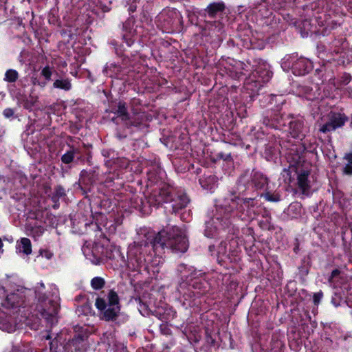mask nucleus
Listing matches in <instances>:
<instances>
[{
  "label": "nucleus",
  "mask_w": 352,
  "mask_h": 352,
  "mask_svg": "<svg viewBox=\"0 0 352 352\" xmlns=\"http://www.w3.org/2000/svg\"><path fill=\"white\" fill-rule=\"evenodd\" d=\"M269 182L270 179L261 171L247 170L240 175L234 186L239 194H251L258 197L268 188Z\"/></svg>",
  "instance_id": "obj_7"
},
{
  "label": "nucleus",
  "mask_w": 352,
  "mask_h": 352,
  "mask_svg": "<svg viewBox=\"0 0 352 352\" xmlns=\"http://www.w3.org/2000/svg\"><path fill=\"white\" fill-rule=\"evenodd\" d=\"M126 200H128V204L130 208H134L144 214H148L151 211V208L153 206L151 204L148 203V196H140L137 194H133Z\"/></svg>",
  "instance_id": "obj_20"
},
{
  "label": "nucleus",
  "mask_w": 352,
  "mask_h": 352,
  "mask_svg": "<svg viewBox=\"0 0 352 352\" xmlns=\"http://www.w3.org/2000/svg\"><path fill=\"white\" fill-rule=\"evenodd\" d=\"M302 28L304 29L305 34L307 36L309 34V32L311 31V28H309V26H311L310 21L309 20H304L302 22Z\"/></svg>",
  "instance_id": "obj_61"
},
{
  "label": "nucleus",
  "mask_w": 352,
  "mask_h": 352,
  "mask_svg": "<svg viewBox=\"0 0 352 352\" xmlns=\"http://www.w3.org/2000/svg\"><path fill=\"white\" fill-rule=\"evenodd\" d=\"M342 173L346 175H352V164H346L342 168Z\"/></svg>",
  "instance_id": "obj_62"
},
{
  "label": "nucleus",
  "mask_w": 352,
  "mask_h": 352,
  "mask_svg": "<svg viewBox=\"0 0 352 352\" xmlns=\"http://www.w3.org/2000/svg\"><path fill=\"white\" fill-rule=\"evenodd\" d=\"M65 196V190L61 185H57L56 186H55L51 197L52 201L54 203V208H58L59 206V199Z\"/></svg>",
  "instance_id": "obj_41"
},
{
  "label": "nucleus",
  "mask_w": 352,
  "mask_h": 352,
  "mask_svg": "<svg viewBox=\"0 0 352 352\" xmlns=\"http://www.w3.org/2000/svg\"><path fill=\"white\" fill-rule=\"evenodd\" d=\"M297 173V186L303 195H308L310 190V182L309 176L310 170L308 169L298 170Z\"/></svg>",
  "instance_id": "obj_29"
},
{
  "label": "nucleus",
  "mask_w": 352,
  "mask_h": 352,
  "mask_svg": "<svg viewBox=\"0 0 352 352\" xmlns=\"http://www.w3.org/2000/svg\"><path fill=\"white\" fill-rule=\"evenodd\" d=\"M349 120V117L340 112L330 111L328 114V121L319 125V132L327 134L334 131L338 129L342 128Z\"/></svg>",
  "instance_id": "obj_15"
},
{
  "label": "nucleus",
  "mask_w": 352,
  "mask_h": 352,
  "mask_svg": "<svg viewBox=\"0 0 352 352\" xmlns=\"http://www.w3.org/2000/svg\"><path fill=\"white\" fill-rule=\"evenodd\" d=\"M137 1L133 0L132 2L129 5V8L127 9L131 16L133 15V14L137 10Z\"/></svg>",
  "instance_id": "obj_58"
},
{
  "label": "nucleus",
  "mask_w": 352,
  "mask_h": 352,
  "mask_svg": "<svg viewBox=\"0 0 352 352\" xmlns=\"http://www.w3.org/2000/svg\"><path fill=\"white\" fill-rule=\"evenodd\" d=\"M96 296L95 307L100 319L106 322L116 321L121 310L118 293L114 289L102 290Z\"/></svg>",
  "instance_id": "obj_8"
},
{
  "label": "nucleus",
  "mask_w": 352,
  "mask_h": 352,
  "mask_svg": "<svg viewBox=\"0 0 352 352\" xmlns=\"http://www.w3.org/2000/svg\"><path fill=\"white\" fill-rule=\"evenodd\" d=\"M83 144L84 143L80 144V142H79V140H76V138H74V137L69 136V135L67 137L66 145L67 147H68V144H69L70 146L72 144L74 146H77L78 148L84 149L85 147H83Z\"/></svg>",
  "instance_id": "obj_50"
},
{
  "label": "nucleus",
  "mask_w": 352,
  "mask_h": 352,
  "mask_svg": "<svg viewBox=\"0 0 352 352\" xmlns=\"http://www.w3.org/2000/svg\"><path fill=\"white\" fill-rule=\"evenodd\" d=\"M153 236L155 250L159 254L166 248L173 252H186L189 247V243L184 232L178 226H173L168 230H161Z\"/></svg>",
  "instance_id": "obj_5"
},
{
  "label": "nucleus",
  "mask_w": 352,
  "mask_h": 352,
  "mask_svg": "<svg viewBox=\"0 0 352 352\" xmlns=\"http://www.w3.org/2000/svg\"><path fill=\"white\" fill-rule=\"evenodd\" d=\"M31 82L34 86H38L41 89H44L46 87L45 83L42 80L41 77L33 76L31 78Z\"/></svg>",
  "instance_id": "obj_52"
},
{
  "label": "nucleus",
  "mask_w": 352,
  "mask_h": 352,
  "mask_svg": "<svg viewBox=\"0 0 352 352\" xmlns=\"http://www.w3.org/2000/svg\"><path fill=\"white\" fill-rule=\"evenodd\" d=\"M251 194H239L236 187L217 204V219L220 220L223 228L234 226L237 219L248 221L254 219L259 214L258 201L256 196L246 197Z\"/></svg>",
  "instance_id": "obj_1"
},
{
  "label": "nucleus",
  "mask_w": 352,
  "mask_h": 352,
  "mask_svg": "<svg viewBox=\"0 0 352 352\" xmlns=\"http://www.w3.org/2000/svg\"><path fill=\"white\" fill-rule=\"evenodd\" d=\"M182 16L176 9L164 10L156 19L157 28L164 33L174 31L180 23Z\"/></svg>",
  "instance_id": "obj_12"
},
{
  "label": "nucleus",
  "mask_w": 352,
  "mask_h": 352,
  "mask_svg": "<svg viewBox=\"0 0 352 352\" xmlns=\"http://www.w3.org/2000/svg\"><path fill=\"white\" fill-rule=\"evenodd\" d=\"M217 181V177L210 172L207 174L204 173L199 179L201 186L204 189L210 190L214 188Z\"/></svg>",
  "instance_id": "obj_36"
},
{
  "label": "nucleus",
  "mask_w": 352,
  "mask_h": 352,
  "mask_svg": "<svg viewBox=\"0 0 352 352\" xmlns=\"http://www.w3.org/2000/svg\"><path fill=\"white\" fill-rule=\"evenodd\" d=\"M342 301V298L339 294H335L331 298V303L336 307H338L340 305Z\"/></svg>",
  "instance_id": "obj_57"
},
{
  "label": "nucleus",
  "mask_w": 352,
  "mask_h": 352,
  "mask_svg": "<svg viewBox=\"0 0 352 352\" xmlns=\"http://www.w3.org/2000/svg\"><path fill=\"white\" fill-rule=\"evenodd\" d=\"M84 149L68 144V150L61 156V162L65 164L74 162L76 164L91 165L92 162V145L83 144Z\"/></svg>",
  "instance_id": "obj_10"
},
{
  "label": "nucleus",
  "mask_w": 352,
  "mask_h": 352,
  "mask_svg": "<svg viewBox=\"0 0 352 352\" xmlns=\"http://www.w3.org/2000/svg\"><path fill=\"white\" fill-rule=\"evenodd\" d=\"M153 245L152 235L130 244L127 250L128 269L131 271L147 270L153 254H158Z\"/></svg>",
  "instance_id": "obj_4"
},
{
  "label": "nucleus",
  "mask_w": 352,
  "mask_h": 352,
  "mask_svg": "<svg viewBox=\"0 0 352 352\" xmlns=\"http://www.w3.org/2000/svg\"><path fill=\"white\" fill-rule=\"evenodd\" d=\"M263 85L258 80L251 79V76L245 78L244 85L241 92V97L246 102L255 100L261 95Z\"/></svg>",
  "instance_id": "obj_16"
},
{
  "label": "nucleus",
  "mask_w": 352,
  "mask_h": 352,
  "mask_svg": "<svg viewBox=\"0 0 352 352\" xmlns=\"http://www.w3.org/2000/svg\"><path fill=\"white\" fill-rule=\"evenodd\" d=\"M104 186L112 191L120 190L124 187V180L118 172L109 173L104 182Z\"/></svg>",
  "instance_id": "obj_28"
},
{
  "label": "nucleus",
  "mask_w": 352,
  "mask_h": 352,
  "mask_svg": "<svg viewBox=\"0 0 352 352\" xmlns=\"http://www.w3.org/2000/svg\"><path fill=\"white\" fill-rule=\"evenodd\" d=\"M162 169L160 167H152L148 170L145 178L146 187L148 189H157L160 183H164L162 180Z\"/></svg>",
  "instance_id": "obj_23"
},
{
  "label": "nucleus",
  "mask_w": 352,
  "mask_h": 352,
  "mask_svg": "<svg viewBox=\"0 0 352 352\" xmlns=\"http://www.w3.org/2000/svg\"><path fill=\"white\" fill-rule=\"evenodd\" d=\"M23 296L16 293L8 294L2 302V306L6 309H14L22 306Z\"/></svg>",
  "instance_id": "obj_32"
},
{
  "label": "nucleus",
  "mask_w": 352,
  "mask_h": 352,
  "mask_svg": "<svg viewBox=\"0 0 352 352\" xmlns=\"http://www.w3.org/2000/svg\"><path fill=\"white\" fill-rule=\"evenodd\" d=\"M298 94L300 97L305 98L307 100L313 101L318 99L321 95V89L318 85H299L297 88Z\"/></svg>",
  "instance_id": "obj_24"
},
{
  "label": "nucleus",
  "mask_w": 352,
  "mask_h": 352,
  "mask_svg": "<svg viewBox=\"0 0 352 352\" xmlns=\"http://www.w3.org/2000/svg\"><path fill=\"white\" fill-rule=\"evenodd\" d=\"M288 118L290 119L287 124L292 137L302 140L305 137L307 132L305 126V119L302 117H294L292 115H289Z\"/></svg>",
  "instance_id": "obj_19"
},
{
  "label": "nucleus",
  "mask_w": 352,
  "mask_h": 352,
  "mask_svg": "<svg viewBox=\"0 0 352 352\" xmlns=\"http://www.w3.org/2000/svg\"><path fill=\"white\" fill-rule=\"evenodd\" d=\"M111 44L114 46L115 52L118 56L122 57L125 56L124 52L126 51V50L125 48H124L122 45H118L116 41H111Z\"/></svg>",
  "instance_id": "obj_51"
},
{
  "label": "nucleus",
  "mask_w": 352,
  "mask_h": 352,
  "mask_svg": "<svg viewBox=\"0 0 352 352\" xmlns=\"http://www.w3.org/2000/svg\"><path fill=\"white\" fill-rule=\"evenodd\" d=\"M54 71V67L50 65H45L41 71L40 75L43 78L42 80L45 82V86L47 82L52 80V76Z\"/></svg>",
  "instance_id": "obj_43"
},
{
  "label": "nucleus",
  "mask_w": 352,
  "mask_h": 352,
  "mask_svg": "<svg viewBox=\"0 0 352 352\" xmlns=\"http://www.w3.org/2000/svg\"><path fill=\"white\" fill-rule=\"evenodd\" d=\"M351 80V75L348 73H344L339 79L340 85H348Z\"/></svg>",
  "instance_id": "obj_53"
},
{
  "label": "nucleus",
  "mask_w": 352,
  "mask_h": 352,
  "mask_svg": "<svg viewBox=\"0 0 352 352\" xmlns=\"http://www.w3.org/2000/svg\"><path fill=\"white\" fill-rule=\"evenodd\" d=\"M226 8L223 1L212 2L204 9V14L212 19L220 18L225 14Z\"/></svg>",
  "instance_id": "obj_25"
},
{
  "label": "nucleus",
  "mask_w": 352,
  "mask_h": 352,
  "mask_svg": "<svg viewBox=\"0 0 352 352\" xmlns=\"http://www.w3.org/2000/svg\"><path fill=\"white\" fill-rule=\"evenodd\" d=\"M301 212V204L298 201H294L291 203L286 209H285L284 214L290 219H296L300 216Z\"/></svg>",
  "instance_id": "obj_37"
},
{
  "label": "nucleus",
  "mask_w": 352,
  "mask_h": 352,
  "mask_svg": "<svg viewBox=\"0 0 352 352\" xmlns=\"http://www.w3.org/2000/svg\"><path fill=\"white\" fill-rule=\"evenodd\" d=\"M10 352H30V349L22 345H15Z\"/></svg>",
  "instance_id": "obj_56"
},
{
  "label": "nucleus",
  "mask_w": 352,
  "mask_h": 352,
  "mask_svg": "<svg viewBox=\"0 0 352 352\" xmlns=\"http://www.w3.org/2000/svg\"><path fill=\"white\" fill-rule=\"evenodd\" d=\"M52 88L69 91L72 89V80L69 78L56 79L53 82Z\"/></svg>",
  "instance_id": "obj_39"
},
{
  "label": "nucleus",
  "mask_w": 352,
  "mask_h": 352,
  "mask_svg": "<svg viewBox=\"0 0 352 352\" xmlns=\"http://www.w3.org/2000/svg\"><path fill=\"white\" fill-rule=\"evenodd\" d=\"M110 111L121 118L122 120H129V114L127 111L126 103L124 101H119L117 104L111 106Z\"/></svg>",
  "instance_id": "obj_34"
},
{
  "label": "nucleus",
  "mask_w": 352,
  "mask_h": 352,
  "mask_svg": "<svg viewBox=\"0 0 352 352\" xmlns=\"http://www.w3.org/2000/svg\"><path fill=\"white\" fill-rule=\"evenodd\" d=\"M128 127H135L138 130H144L148 128L147 120L144 114H137L132 119L126 120Z\"/></svg>",
  "instance_id": "obj_35"
},
{
  "label": "nucleus",
  "mask_w": 352,
  "mask_h": 352,
  "mask_svg": "<svg viewBox=\"0 0 352 352\" xmlns=\"http://www.w3.org/2000/svg\"><path fill=\"white\" fill-rule=\"evenodd\" d=\"M14 111L13 109H12V108H6L3 111V115L6 118H10L14 116Z\"/></svg>",
  "instance_id": "obj_64"
},
{
  "label": "nucleus",
  "mask_w": 352,
  "mask_h": 352,
  "mask_svg": "<svg viewBox=\"0 0 352 352\" xmlns=\"http://www.w3.org/2000/svg\"><path fill=\"white\" fill-rule=\"evenodd\" d=\"M19 76V72L16 69H8L5 73L3 80L10 83H14L18 80Z\"/></svg>",
  "instance_id": "obj_44"
},
{
  "label": "nucleus",
  "mask_w": 352,
  "mask_h": 352,
  "mask_svg": "<svg viewBox=\"0 0 352 352\" xmlns=\"http://www.w3.org/2000/svg\"><path fill=\"white\" fill-rule=\"evenodd\" d=\"M341 272L340 270L338 269H335L333 270L330 276H329L328 278V280L329 283H333V280H334V278H336V277H338L340 274Z\"/></svg>",
  "instance_id": "obj_59"
},
{
  "label": "nucleus",
  "mask_w": 352,
  "mask_h": 352,
  "mask_svg": "<svg viewBox=\"0 0 352 352\" xmlns=\"http://www.w3.org/2000/svg\"><path fill=\"white\" fill-rule=\"evenodd\" d=\"M76 334L70 340V345L74 348L75 352H86L88 345L87 343V329L80 325L74 327Z\"/></svg>",
  "instance_id": "obj_18"
},
{
  "label": "nucleus",
  "mask_w": 352,
  "mask_h": 352,
  "mask_svg": "<svg viewBox=\"0 0 352 352\" xmlns=\"http://www.w3.org/2000/svg\"><path fill=\"white\" fill-rule=\"evenodd\" d=\"M81 129V126L72 123L69 126V131L73 134H77Z\"/></svg>",
  "instance_id": "obj_63"
},
{
  "label": "nucleus",
  "mask_w": 352,
  "mask_h": 352,
  "mask_svg": "<svg viewBox=\"0 0 352 352\" xmlns=\"http://www.w3.org/2000/svg\"><path fill=\"white\" fill-rule=\"evenodd\" d=\"M257 16L260 18L263 25L273 27L279 20L276 19L272 11L265 6L260 5Z\"/></svg>",
  "instance_id": "obj_27"
},
{
  "label": "nucleus",
  "mask_w": 352,
  "mask_h": 352,
  "mask_svg": "<svg viewBox=\"0 0 352 352\" xmlns=\"http://www.w3.org/2000/svg\"><path fill=\"white\" fill-rule=\"evenodd\" d=\"M249 76L251 79L258 80L263 85L268 82L272 76V72L265 65L258 66Z\"/></svg>",
  "instance_id": "obj_31"
},
{
  "label": "nucleus",
  "mask_w": 352,
  "mask_h": 352,
  "mask_svg": "<svg viewBox=\"0 0 352 352\" xmlns=\"http://www.w3.org/2000/svg\"><path fill=\"white\" fill-rule=\"evenodd\" d=\"M96 176L95 170H81L79 185L83 195H87L91 191V186L96 182ZM85 197H87V195H85Z\"/></svg>",
  "instance_id": "obj_22"
},
{
  "label": "nucleus",
  "mask_w": 352,
  "mask_h": 352,
  "mask_svg": "<svg viewBox=\"0 0 352 352\" xmlns=\"http://www.w3.org/2000/svg\"><path fill=\"white\" fill-rule=\"evenodd\" d=\"M227 252V244L225 241H221L217 248V257Z\"/></svg>",
  "instance_id": "obj_54"
},
{
  "label": "nucleus",
  "mask_w": 352,
  "mask_h": 352,
  "mask_svg": "<svg viewBox=\"0 0 352 352\" xmlns=\"http://www.w3.org/2000/svg\"><path fill=\"white\" fill-rule=\"evenodd\" d=\"M153 315L162 322L168 323L176 317L177 312L173 307L165 306L157 308L153 311Z\"/></svg>",
  "instance_id": "obj_30"
},
{
  "label": "nucleus",
  "mask_w": 352,
  "mask_h": 352,
  "mask_svg": "<svg viewBox=\"0 0 352 352\" xmlns=\"http://www.w3.org/2000/svg\"><path fill=\"white\" fill-rule=\"evenodd\" d=\"M106 284L105 280L100 276H96L91 280V287L94 290L102 289Z\"/></svg>",
  "instance_id": "obj_46"
},
{
  "label": "nucleus",
  "mask_w": 352,
  "mask_h": 352,
  "mask_svg": "<svg viewBox=\"0 0 352 352\" xmlns=\"http://www.w3.org/2000/svg\"><path fill=\"white\" fill-rule=\"evenodd\" d=\"M285 63L291 67L292 72L295 76H305L314 68L313 63L309 59L304 57L298 58V55L295 54L286 57Z\"/></svg>",
  "instance_id": "obj_14"
},
{
  "label": "nucleus",
  "mask_w": 352,
  "mask_h": 352,
  "mask_svg": "<svg viewBox=\"0 0 352 352\" xmlns=\"http://www.w3.org/2000/svg\"><path fill=\"white\" fill-rule=\"evenodd\" d=\"M217 205H216V213L214 217L209 221H206L205 223L204 235L208 238H214L217 235L219 230H228L230 232L234 230V226L228 228H223L220 225V220L217 219Z\"/></svg>",
  "instance_id": "obj_21"
},
{
  "label": "nucleus",
  "mask_w": 352,
  "mask_h": 352,
  "mask_svg": "<svg viewBox=\"0 0 352 352\" xmlns=\"http://www.w3.org/2000/svg\"><path fill=\"white\" fill-rule=\"evenodd\" d=\"M122 67L120 65L112 63L107 64L104 67L102 72L104 75L110 77H118V75L122 72Z\"/></svg>",
  "instance_id": "obj_38"
},
{
  "label": "nucleus",
  "mask_w": 352,
  "mask_h": 352,
  "mask_svg": "<svg viewBox=\"0 0 352 352\" xmlns=\"http://www.w3.org/2000/svg\"><path fill=\"white\" fill-rule=\"evenodd\" d=\"M110 201L109 199H102L100 201V206L102 210H104V212H109V209L107 208V206L108 205V208H110Z\"/></svg>",
  "instance_id": "obj_60"
},
{
  "label": "nucleus",
  "mask_w": 352,
  "mask_h": 352,
  "mask_svg": "<svg viewBox=\"0 0 352 352\" xmlns=\"http://www.w3.org/2000/svg\"><path fill=\"white\" fill-rule=\"evenodd\" d=\"M205 341L210 346H213L216 342V333L209 328L205 329Z\"/></svg>",
  "instance_id": "obj_47"
},
{
  "label": "nucleus",
  "mask_w": 352,
  "mask_h": 352,
  "mask_svg": "<svg viewBox=\"0 0 352 352\" xmlns=\"http://www.w3.org/2000/svg\"><path fill=\"white\" fill-rule=\"evenodd\" d=\"M38 102V97L30 95L28 97H25L23 101V107L24 109L32 111L35 104Z\"/></svg>",
  "instance_id": "obj_45"
},
{
  "label": "nucleus",
  "mask_w": 352,
  "mask_h": 352,
  "mask_svg": "<svg viewBox=\"0 0 352 352\" xmlns=\"http://www.w3.org/2000/svg\"><path fill=\"white\" fill-rule=\"evenodd\" d=\"M323 297V292L320 290L313 295V302L315 305H318Z\"/></svg>",
  "instance_id": "obj_55"
},
{
  "label": "nucleus",
  "mask_w": 352,
  "mask_h": 352,
  "mask_svg": "<svg viewBox=\"0 0 352 352\" xmlns=\"http://www.w3.org/2000/svg\"><path fill=\"white\" fill-rule=\"evenodd\" d=\"M239 260L238 255L234 252H228L221 256H217V262L219 265L223 267L225 269H228L230 265L233 263H237Z\"/></svg>",
  "instance_id": "obj_33"
},
{
  "label": "nucleus",
  "mask_w": 352,
  "mask_h": 352,
  "mask_svg": "<svg viewBox=\"0 0 352 352\" xmlns=\"http://www.w3.org/2000/svg\"><path fill=\"white\" fill-rule=\"evenodd\" d=\"M177 270L181 274L182 281L177 290L183 297L184 306L199 307L202 297L210 289V283L202 276L205 272L184 263L179 264Z\"/></svg>",
  "instance_id": "obj_2"
},
{
  "label": "nucleus",
  "mask_w": 352,
  "mask_h": 352,
  "mask_svg": "<svg viewBox=\"0 0 352 352\" xmlns=\"http://www.w3.org/2000/svg\"><path fill=\"white\" fill-rule=\"evenodd\" d=\"M151 22L152 19L146 10H142L136 21L134 15H131L120 25V34L122 42L127 47H131L138 36H146Z\"/></svg>",
  "instance_id": "obj_6"
},
{
  "label": "nucleus",
  "mask_w": 352,
  "mask_h": 352,
  "mask_svg": "<svg viewBox=\"0 0 352 352\" xmlns=\"http://www.w3.org/2000/svg\"><path fill=\"white\" fill-rule=\"evenodd\" d=\"M148 203L158 208L164 205L169 213H177L190 203L186 193L168 183H160L157 189H152L148 195Z\"/></svg>",
  "instance_id": "obj_3"
},
{
  "label": "nucleus",
  "mask_w": 352,
  "mask_h": 352,
  "mask_svg": "<svg viewBox=\"0 0 352 352\" xmlns=\"http://www.w3.org/2000/svg\"><path fill=\"white\" fill-rule=\"evenodd\" d=\"M246 65L243 62L239 61L234 65H230L226 67V74L234 80H242L245 79L247 76V74L243 71H248L245 69Z\"/></svg>",
  "instance_id": "obj_26"
},
{
  "label": "nucleus",
  "mask_w": 352,
  "mask_h": 352,
  "mask_svg": "<svg viewBox=\"0 0 352 352\" xmlns=\"http://www.w3.org/2000/svg\"><path fill=\"white\" fill-rule=\"evenodd\" d=\"M216 159L213 161L215 162L217 160H222L228 164H233V158L231 153L219 152L215 155Z\"/></svg>",
  "instance_id": "obj_49"
},
{
  "label": "nucleus",
  "mask_w": 352,
  "mask_h": 352,
  "mask_svg": "<svg viewBox=\"0 0 352 352\" xmlns=\"http://www.w3.org/2000/svg\"><path fill=\"white\" fill-rule=\"evenodd\" d=\"M85 226H86L87 232H89V230H92L96 232V234H95L96 236H102V230L97 222L91 221L89 223H86Z\"/></svg>",
  "instance_id": "obj_48"
},
{
  "label": "nucleus",
  "mask_w": 352,
  "mask_h": 352,
  "mask_svg": "<svg viewBox=\"0 0 352 352\" xmlns=\"http://www.w3.org/2000/svg\"><path fill=\"white\" fill-rule=\"evenodd\" d=\"M264 98H266L270 104H274L276 106V109L267 112V114L263 116V124L270 129L284 130L289 118L288 116L285 118V115L280 113L279 111V104H283L285 102L283 96L267 94Z\"/></svg>",
  "instance_id": "obj_9"
},
{
  "label": "nucleus",
  "mask_w": 352,
  "mask_h": 352,
  "mask_svg": "<svg viewBox=\"0 0 352 352\" xmlns=\"http://www.w3.org/2000/svg\"><path fill=\"white\" fill-rule=\"evenodd\" d=\"M41 318L46 322L47 326L52 327L57 322V315L60 309L58 300L52 299L42 294L38 296V304L36 306Z\"/></svg>",
  "instance_id": "obj_11"
},
{
  "label": "nucleus",
  "mask_w": 352,
  "mask_h": 352,
  "mask_svg": "<svg viewBox=\"0 0 352 352\" xmlns=\"http://www.w3.org/2000/svg\"><path fill=\"white\" fill-rule=\"evenodd\" d=\"M106 261H110L114 270L128 269V258H125L120 247L109 245Z\"/></svg>",
  "instance_id": "obj_17"
},
{
  "label": "nucleus",
  "mask_w": 352,
  "mask_h": 352,
  "mask_svg": "<svg viewBox=\"0 0 352 352\" xmlns=\"http://www.w3.org/2000/svg\"><path fill=\"white\" fill-rule=\"evenodd\" d=\"M17 247L19 249V252L24 254L29 255L32 253V243L28 238H21L17 243Z\"/></svg>",
  "instance_id": "obj_42"
},
{
  "label": "nucleus",
  "mask_w": 352,
  "mask_h": 352,
  "mask_svg": "<svg viewBox=\"0 0 352 352\" xmlns=\"http://www.w3.org/2000/svg\"><path fill=\"white\" fill-rule=\"evenodd\" d=\"M109 245L104 246L100 243H91L86 241L82 247L85 256L95 264L104 262L107 259Z\"/></svg>",
  "instance_id": "obj_13"
},
{
  "label": "nucleus",
  "mask_w": 352,
  "mask_h": 352,
  "mask_svg": "<svg viewBox=\"0 0 352 352\" xmlns=\"http://www.w3.org/2000/svg\"><path fill=\"white\" fill-rule=\"evenodd\" d=\"M259 196L269 202L276 203L281 200V195L279 191L269 190L268 188L264 192H261Z\"/></svg>",
  "instance_id": "obj_40"
}]
</instances>
